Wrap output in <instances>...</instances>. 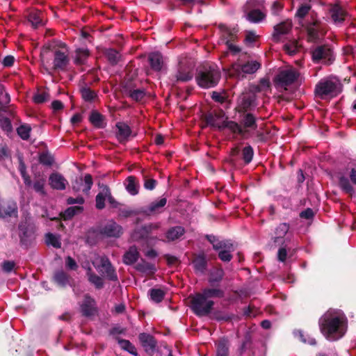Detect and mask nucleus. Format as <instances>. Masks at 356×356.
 Here are the masks:
<instances>
[{"instance_id":"11","label":"nucleus","mask_w":356,"mask_h":356,"mask_svg":"<svg viewBox=\"0 0 356 356\" xmlns=\"http://www.w3.org/2000/svg\"><path fill=\"white\" fill-rule=\"evenodd\" d=\"M298 74L293 68H288L282 70L276 77V81L279 86L284 88L291 85L298 78Z\"/></svg>"},{"instance_id":"40","label":"nucleus","mask_w":356,"mask_h":356,"mask_svg":"<svg viewBox=\"0 0 356 356\" xmlns=\"http://www.w3.org/2000/svg\"><path fill=\"white\" fill-rule=\"evenodd\" d=\"M127 191L132 195H135L138 193V186L135 181V178L133 177H129L127 179L126 184Z\"/></svg>"},{"instance_id":"54","label":"nucleus","mask_w":356,"mask_h":356,"mask_svg":"<svg viewBox=\"0 0 356 356\" xmlns=\"http://www.w3.org/2000/svg\"><path fill=\"white\" fill-rule=\"evenodd\" d=\"M106 56L112 64L116 63L120 58V54L114 49H109L106 53Z\"/></svg>"},{"instance_id":"58","label":"nucleus","mask_w":356,"mask_h":356,"mask_svg":"<svg viewBox=\"0 0 356 356\" xmlns=\"http://www.w3.org/2000/svg\"><path fill=\"white\" fill-rule=\"evenodd\" d=\"M65 266L70 270H76L78 267L76 262L71 257H67L65 259Z\"/></svg>"},{"instance_id":"60","label":"nucleus","mask_w":356,"mask_h":356,"mask_svg":"<svg viewBox=\"0 0 356 356\" xmlns=\"http://www.w3.org/2000/svg\"><path fill=\"white\" fill-rule=\"evenodd\" d=\"M15 60V58L12 56H6L3 61L2 64L4 67H10L13 65Z\"/></svg>"},{"instance_id":"16","label":"nucleus","mask_w":356,"mask_h":356,"mask_svg":"<svg viewBox=\"0 0 356 356\" xmlns=\"http://www.w3.org/2000/svg\"><path fill=\"white\" fill-rule=\"evenodd\" d=\"M159 227V225L158 223L156 224H149L148 225L142 227L140 229H136L132 235L131 238L134 240H139L140 238H145L148 236L149 233H151L153 230L157 229Z\"/></svg>"},{"instance_id":"64","label":"nucleus","mask_w":356,"mask_h":356,"mask_svg":"<svg viewBox=\"0 0 356 356\" xmlns=\"http://www.w3.org/2000/svg\"><path fill=\"white\" fill-rule=\"evenodd\" d=\"M314 216V212L311 209H307L300 213V216L306 219H310Z\"/></svg>"},{"instance_id":"48","label":"nucleus","mask_w":356,"mask_h":356,"mask_svg":"<svg viewBox=\"0 0 356 356\" xmlns=\"http://www.w3.org/2000/svg\"><path fill=\"white\" fill-rule=\"evenodd\" d=\"M253 149L250 146H247L243 149V159L246 163H249L253 157Z\"/></svg>"},{"instance_id":"32","label":"nucleus","mask_w":356,"mask_h":356,"mask_svg":"<svg viewBox=\"0 0 356 356\" xmlns=\"http://www.w3.org/2000/svg\"><path fill=\"white\" fill-rule=\"evenodd\" d=\"M45 241L47 245H51L56 248H60L61 242L58 235L48 233L46 234Z\"/></svg>"},{"instance_id":"34","label":"nucleus","mask_w":356,"mask_h":356,"mask_svg":"<svg viewBox=\"0 0 356 356\" xmlns=\"http://www.w3.org/2000/svg\"><path fill=\"white\" fill-rule=\"evenodd\" d=\"M89 56V51L86 48H79L76 50L75 63L83 64Z\"/></svg>"},{"instance_id":"49","label":"nucleus","mask_w":356,"mask_h":356,"mask_svg":"<svg viewBox=\"0 0 356 356\" xmlns=\"http://www.w3.org/2000/svg\"><path fill=\"white\" fill-rule=\"evenodd\" d=\"M90 121L93 125L100 127L102 121V115L96 111H93L90 115Z\"/></svg>"},{"instance_id":"62","label":"nucleus","mask_w":356,"mask_h":356,"mask_svg":"<svg viewBox=\"0 0 356 356\" xmlns=\"http://www.w3.org/2000/svg\"><path fill=\"white\" fill-rule=\"evenodd\" d=\"M156 181L154 179H147L145 181L144 186L147 190H152L155 188Z\"/></svg>"},{"instance_id":"51","label":"nucleus","mask_w":356,"mask_h":356,"mask_svg":"<svg viewBox=\"0 0 356 356\" xmlns=\"http://www.w3.org/2000/svg\"><path fill=\"white\" fill-rule=\"evenodd\" d=\"M223 276V271L222 269L214 270L211 273L209 278V282L213 283L219 282Z\"/></svg>"},{"instance_id":"23","label":"nucleus","mask_w":356,"mask_h":356,"mask_svg":"<svg viewBox=\"0 0 356 356\" xmlns=\"http://www.w3.org/2000/svg\"><path fill=\"white\" fill-rule=\"evenodd\" d=\"M289 225L282 223L277 226L275 229L274 242L277 244L283 243L284 238L289 231Z\"/></svg>"},{"instance_id":"55","label":"nucleus","mask_w":356,"mask_h":356,"mask_svg":"<svg viewBox=\"0 0 356 356\" xmlns=\"http://www.w3.org/2000/svg\"><path fill=\"white\" fill-rule=\"evenodd\" d=\"M82 97L86 101H90L95 97V94L93 91L89 88H83L81 90Z\"/></svg>"},{"instance_id":"47","label":"nucleus","mask_w":356,"mask_h":356,"mask_svg":"<svg viewBox=\"0 0 356 356\" xmlns=\"http://www.w3.org/2000/svg\"><path fill=\"white\" fill-rule=\"evenodd\" d=\"M83 208L80 206H74L69 207L64 212V218H70L74 216L75 214L81 212Z\"/></svg>"},{"instance_id":"36","label":"nucleus","mask_w":356,"mask_h":356,"mask_svg":"<svg viewBox=\"0 0 356 356\" xmlns=\"http://www.w3.org/2000/svg\"><path fill=\"white\" fill-rule=\"evenodd\" d=\"M300 45L296 40L289 41L284 45V50L288 54L292 56L294 55L299 49Z\"/></svg>"},{"instance_id":"39","label":"nucleus","mask_w":356,"mask_h":356,"mask_svg":"<svg viewBox=\"0 0 356 356\" xmlns=\"http://www.w3.org/2000/svg\"><path fill=\"white\" fill-rule=\"evenodd\" d=\"M339 186L343 191L350 195H352L354 192L353 187L350 184L348 179L346 177H339Z\"/></svg>"},{"instance_id":"3","label":"nucleus","mask_w":356,"mask_h":356,"mask_svg":"<svg viewBox=\"0 0 356 356\" xmlns=\"http://www.w3.org/2000/svg\"><path fill=\"white\" fill-rule=\"evenodd\" d=\"M207 123L219 130L227 129L234 134L245 136L247 131L234 121H229L228 118L222 111L209 113L206 117Z\"/></svg>"},{"instance_id":"14","label":"nucleus","mask_w":356,"mask_h":356,"mask_svg":"<svg viewBox=\"0 0 356 356\" xmlns=\"http://www.w3.org/2000/svg\"><path fill=\"white\" fill-rule=\"evenodd\" d=\"M332 22L337 25H341L347 17V13L339 5H334L330 10Z\"/></svg>"},{"instance_id":"38","label":"nucleus","mask_w":356,"mask_h":356,"mask_svg":"<svg viewBox=\"0 0 356 356\" xmlns=\"http://www.w3.org/2000/svg\"><path fill=\"white\" fill-rule=\"evenodd\" d=\"M150 298L155 302H160L163 300L165 293L160 289H152L149 292Z\"/></svg>"},{"instance_id":"29","label":"nucleus","mask_w":356,"mask_h":356,"mask_svg":"<svg viewBox=\"0 0 356 356\" xmlns=\"http://www.w3.org/2000/svg\"><path fill=\"white\" fill-rule=\"evenodd\" d=\"M292 24L289 20L283 22L275 26L274 37L287 33L291 29Z\"/></svg>"},{"instance_id":"26","label":"nucleus","mask_w":356,"mask_h":356,"mask_svg":"<svg viewBox=\"0 0 356 356\" xmlns=\"http://www.w3.org/2000/svg\"><path fill=\"white\" fill-rule=\"evenodd\" d=\"M223 37L225 38L224 40H225L227 47L231 52L233 54L239 52L240 49L232 42V40H233V34L227 28L225 27V33L223 34Z\"/></svg>"},{"instance_id":"21","label":"nucleus","mask_w":356,"mask_h":356,"mask_svg":"<svg viewBox=\"0 0 356 356\" xmlns=\"http://www.w3.org/2000/svg\"><path fill=\"white\" fill-rule=\"evenodd\" d=\"M139 339L147 352H152L155 348L156 343L154 338L146 333H142L139 335Z\"/></svg>"},{"instance_id":"46","label":"nucleus","mask_w":356,"mask_h":356,"mask_svg":"<svg viewBox=\"0 0 356 356\" xmlns=\"http://www.w3.org/2000/svg\"><path fill=\"white\" fill-rule=\"evenodd\" d=\"M228 352L227 342L225 339L219 341L217 346L216 356H227Z\"/></svg>"},{"instance_id":"50","label":"nucleus","mask_w":356,"mask_h":356,"mask_svg":"<svg viewBox=\"0 0 356 356\" xmlns=\"http://www.w3.org/2000/svg\"><path fill=\"white\" fill-rule=\"evenodd\" d=\"M89 281L93 284L97 288H101L103 286V280L102 279L94 274H92L90 272L88 273Z\"/></svg>"},{"instance_id":"35","label":"nucleus","mask_w":356,"mask_h":356,"mask_svg":"<svg viewBox=\"0 0 356 356\" xmlns=\"http://www.w3.org/2000/svg\"><path fill=\"white\" fill-rule=\"evenodd\" d=\"M175 77L177 81H187L192 79L193 74L188 70L180 67L177 72Z\"/></svg>"},{"instance_id":"8","label":"nucleus","mask_w":356,"mask_h":356,"mask_svg":"<svg viewBox=\"0 0 356 356\" xmlns=\"http://www.w3.org/2000/svg\"><path fill=\"white\" fill-rule=\"evenodd\" d=\"M191 309L197 316H206L211 312L213 302L200 293L191 298Z\"/></svg>"},{"instance_id":"43","label":"nucleus","mask_w":356,"mask_h":356,"mask_svg":"<svg viewBox=\"0 0 356 356\" xmlns=\"http://www.w3.org/2000/svg\"><path fill=\"white\" fill-rule=\"evenodd\" d=\"M31 131V127L29 124L20 125L17 129L18 135L23 140H27L29 138Z\"/></svg>"},{"instance_id":"25","label":"nucleus","mask_w":356,"mask_h":356,"mask_svg":"<svg viewBox=\"0 0 356 356\" xmlns=\"http://www.w3.org/2000/svg\"><path fill=\"white\" fill-rule=\"evenodd\" d=\"M184 233L185 230L181 226L173 227L166 232V238L168 241H175L179 238Z\"/></svg>"},{"instance_id":"22","label":"nucleus","mask_w":356,"mask_h":356,"mask_svg":"<svg viewBox=\"0 0 356 356\" xmlns=\"http://www.w3.org/2000/svg\"><path fill=\"white\" fill-rule=\"evenodd\" d=\"M19 229L21 243L27 245L33 239V233L24 225H19Z\"/></svg>"},{"instance_id":"37","label":"nucleus","mask_w":356,"mask_h":356,"mask_svg":"<svg viewBox=\"0 0 356 356\" xmlns=\"http://www.w3.org/2000/svg\"><path fill=\"white\" fill-rule=\"evenodd\" d=\"M42 13L40 11L31 12L29 15V21L34 27L42 24Z\"/></svg>"},{"instance_id":"59","label":"nucleus","mask_w":356,"mask_h":356,"mask_svg":"<svg viewBox=\"0 0 356 356\" xmlns=\"http://www.w3.org/2000/svg\"><path fill=\"white\" fill-rule=\"evenodd\" d=\"M138 268L139 270L147 273H153L154 270V265L151 264L144 263L143 264H139Z\"/></svg>"},{"instance_id":"10","label":"nucleus","mask_w":356,"mask_h":356,"mask_svg":"<svg viewBox=\"0 0 356 356\" xmlns=\"http://www.w3.org/2000/svg\"><path fill=\"white\" fill-rule=\"evenodd\" d=\"M92 264L99 272L102 273L109 280H117L118 277L115 270L107 257H97L93 260Z\"/></svg>"},{"instance_id":"2","label":"nucleus","mask_w":356,"mask_h":356,"mask_svg":"<svg viewBox=\"0 0 356 356\" xmlns=\"http://www.w3.org/2000/svg\"><path fill=\"white\" fill-rule=\"evenodd\" d=\"M310 10V6L302 5L298 9L296 15L306 31L308 40L316 42L323 38L327 31L326 24L318 19L316 12Z\"/></svg>"},{"instance_id":"63","label":"nucleus","mask_w":356,"mask_h":356,"mask_svg":"<svg viewBox=\"0 0 356 356\" xmlns=\"http://www.w3.org/2000/svg\"><path fill=\"white\" fill-rule=\"evenodd\" d=\"M49 51L47 49H44L41 52V59L43 65L48 64L49 61L47 58L49 56Z\"/></svg>"},{"instance_id":"20","label":"nucleus","mask_w":356,"mask_h":356,"mask_svg":"<svg viewBox=\"0 0 356 356\" xmlns=\"http://www.w3.org/2000/svg\"><path fill=\"white\" fill-rule=\"evenodd\" d=\"M149 62L151 67L155 71H160L163 67V60L160 53H151L149 55Z\"/></svg>"},{"instance_id":"5","label":"nucleus","mask_w":356,"mask_h":356,"mask_svg":"<svg viewBox=\"0 0 356 356\" xmlns=\"http://www.w3.org/2000/svg\"><path fill=\"white\" fill-rule=\"evenodd\" d=\"M261 67L260 63L256 60L243 62L241 59L232 64L229 70V75L238 79H243L247 74L254 73Z\"/></svg>"},{"instance_id":"12","label":"nucleus","mask_w":356,"mask_h":356,"mask_svg":"<svg viewBox=\"0 0 356 356\" xmlns=\"http://www.w3.org/2000/svg\"><path fill=\"white\" fill-rule=\"evenodd\" d=\"M100 233L107 237L118 238L122 234V228L115 222L110 220L101 228Z\"/></svg>"},{"instance_id":"18","label":"nucleus","mask_w":356,"mask_h":356,"mask_svg":"<svg viewBox=\"0 0 356 356\" xmlns=\"http://www.w3.org/2000/svg\"><path fill=\"white\" fill-rule=\"evenodd\" d=\"M116 127V137L120 142L126 141L130 136L131 131L130 127L124 122H118Z\"/></svg>"},{"instance_id":"19","label":"nucleus","mask_w":356,"mask_h":356,"mask_svg":"<svg viewBox=\"0 0 356 356\" xmlns=\"http://www.w3.org/2000/svg\"><path fill=\"white\" fill-rule=\"evenodd\" d=\"M82 314L86 316H90L96 312L95 302L93 299L86 296L83 302L81 305Z\"/></svg>"},{"instance_id":"45","label":"nucleus","mask_w":356,"mask_h":356,"mask_svg":"<svg viewBox=\"0 0 356 356\" xmlns=\"http://www.w3.org/2000/svg\"><path fill=\"white\" fill-rule=\"evenodd\" d=\"M118 343L122 349L128 351L129 353L134 355H137L136 348L128 340L120 339L118 340Z\"/></svg>"},{"instance_id":"7","label":"nucleus","mask_w":356,"mask_h":356,"mask_svg":"<svg viewBox=\"0 0 356 356\" xmlns=\"http://www.w3.org/2000/svg\"><path fill=\"white\" fill-rule=\"evenodd\" d=\"M212 244L213 248L218 252V257L222 261H229L232 256L231 252L234 251V245L229 241H220L214 236L207 237Z\"/></svg>"},{"instance_id":"52","label":"nucleus","mask_w":356,"mask_h":356,"mask_svg":"<svg viewBox=\"0 0 356 356\" xmlns=\"http://www.w3.org/2000/svg\"><path fill=\"white\" fill-rule=\"evenodd\" d=\"M49 99V95L45 91L38 92L33 96V101L37 104H42Z\"/></svg>"},{"instance_id":"33","label":"nucleus","mask_w":356,"mask_h":356,"mask_svg":"<svg viewBox=\"0 0 356 356\" xmlns=\"http://www.w3.org/2000/svg\"><path fill=\"white\" fill-rule=\"evenodd\" d=\"M293 334L295 337L304 343H308L309 345H315L316 340L315 339L311 337L309 335L305 334L301 330H295L293 332Z\"/></svg>"},{"instance_id":"15","label":"nucleus","mask_w":356,"mask_h":356,"mask_svg":"<svg viewBox=\"0 0 356 356\" xmlns=\"http://www.w3.org/2000/svg\"><path fill=\"white\" fill-rule=\"evenodd\" d=\"M49 182L52 188L59 191L65 190L68 184L66 179L62 175L57 172L52 173L49 176Z\"/></svg>"},{"instance_id":"30","label":"nucleus","mask_w":356,"mask_h":356,"mask_svg":"<svg viewBox=\"0 0 356 356\" xmlns=\"http://www.w3.org/2000/svg\"><path fill=\"white\" fill-rule=\"evenodd\" d=\"M167 200L165 198H161L159 200L153 202L148 208L145 210V213L148 215L153 213L159 212L160 209L166 204Z\"/></svg>"},{"instance_id":"6","label":"nucleus","mask_w":356,"mask_h":356,"mask_svg":"<svg viewBox=\"0 0 356 356\" xmlns=\"http://www.w3.org/2000/svg\"><path fill=\"white\" fill-rule=\"evenodd\" d=\"M220 77V72L217 69L210 67L200 71L196 76V81L201 88H209L217 85Z\"/></svg>"},{"instance_id":"17","label":"nucleus","mask_w":356,"mask_h":356,"mask_svg":"<svg viewBox=\"0 0 356 356\" xmlns=\"http://www.w3.org/2000/svg\"><path fill=\"white\" fill-rule=\"evenodd\" d=\"M69 58L66 52L57 50L54 52V68L63 70L68 64Z\"/></svg>"},{"instance_id":"56","label":"nucleus","mask_w":356,"mask_h":356,"mask_svg":"<svg viewBox=\"0 0 356 356\" xmlns=\"http://www.w3.org/2000/svg\"><path fill=\"white\" fill-rule=\"evenodd\" d=\"M270 88V82L267 79L261 80L257 87L256 90L258 92H266Z\"/></svg>"},{"instance_id":"24","label":"nucleus","mask_w":356,"mask_h":356,"mask_svg":"<svg viewBox=\"0 0 356 356\" xmlns=\"http://www.w3.org/2000/svg\"><path fill=\"white\" fill-rule=\"evenodd\" d=\"M138 258V252L135 246L130 247L129 250L125 252L123 257V261L127 265H130L136 261Z\"/></svg>"},{"instance_id":"13","label":"nucleus","mask_w":356,"mask_h":356,"mask_svg":"<svg viewBox=\"0 0 356 356\" xmlns=\"http://www.w3.org/2000/svg\"><path fill=\"white\" fill-rule=\"evenodd\" d=\"M108 200V202L115 206V201L112 197L109 188L106 186L101 187L100 192L96 196V207L99 209H102L105 207V200Z\"/></svg>"},{"instance_id":"41","label":"nucleus","mask_w":356,"mask_h":356,"mask_svg":"<svg viewBox=\"0 0 356 356\" xmlns=\"http://www.w3.org/2000/svg\"><path fill=\"white\" fill-rule=\"evenodd\" d=\"M201 294L209 300L210 298L222 297L223 292L219 289H205Z\"/></svg>"},{"instance_id":"4","label":"nucleus","mask_w":356,"mask_h":356,"mask_svg":"<svg viewBox=\"0 0 356 356\" xmlns=\"http://www.w3.org/2000/svg\"><path fill=\"white\" fill-rule=\"evenodd\" d=\"M341 83L336 77L321 79L316 85L315 92L321 99L334 97L341 92Z\"/></svg>"},{"instance_id":"44","label":"nucleus","mask_w":356,"mask_h":356,"mask_svg":"<svg viewBox=\"0 0 356 356\" xmlns=\"http://www.w3.org/2000/svg\"><path fill=\"white\" fill-rule=\"evenodd\" d=\"M243 123L245 128H249L252 130L257 128L255 118L252 114H246L243 120Z\"/></svg>"},{"instance_id":"9","label":"nucleus","mask_w":356,"mask_h":356,"mask_svg":"<svg viewBox=\"0 0 356 356\" xmlns=\"http://www.w3.org/2000/svg\"><path fill=\"white\" fill-rule=\"evenodd\" d=\"M310 54L315 63L329 64L334 59L332 50L327 45L316 46L311 49Z\"/></svg>"},{"instance_id":"57","label":"nucleus","mask_w":356,"mask_h":356,"mask_svg":"<svg viewBox=\"0 0 356 356\" xmlns=\"http://www.w3.org/2000/svg\"><path fill=\"white\" fill-rule=\"evenodd\" d=\"M44 182H45V181L44 179L35 181L33 184L34 190L38 193L44 194Z\"/></svg>"},{"instance_id":"28","label":"nucleus","mask_w":356,"mask_h":356,"mask_svg":"<svg viewBox=\"0 0 356 356\" xmlns=\"http://www.w3.org/2000/svg\"><path fill=\"white\" fill-rule=\"evenodd\" d=\"M246 19L252 23H259L266 17L265 13L257 9H253L245 15Z\"/></svg>"},{"instance_id":"53","label":"nucleus","mask_w":356,"mask_h":356,"mask_svg":"<svg viewBox=\"0 0 356 356\" xmlns=\"http://www.w3.org/2000/svg\"><path fill=\"white\" fill-rule=\"evenodd\" d=\"M129 96L131 99L136 101H140L144 97L145 91L140 89L130 90Z\"/></svg>"},{"instance_id":"42","label":"nucleus","mask_w":356,"mask_h":356,"mask_svg":"<svg viewBox=\"0 0 356 356\" xmlns=\"http://www.w3.org/2000/svg\"><path fill=\"white\" fill-rule=\"evenodd\" d=\"M207 261L204 256L199 255L193 260V265L196 270L202 273L206 268Z\"/></svg>"},{"instance_id":"61","label":"nucleus","mask_w":356,"mask_h":356,"mask_svg":"<svg viewBox=\"0 0 356 356\" xmlns=\"http://www.w3.org/2000/svg\"><path fill=\"white\" fill-rule=\"evenodd\" d=\"M14 266L15 264L13 261H5L2 266L3 270L7 273L10 272L14 268Z\"/></svg>"},{"instance_id":"1","label":"nucleus","mask_w":356,"mask_h":356,"mask_svg":"<svg viewBox=\"0 0 356 356\" xmlns=\"http://www.w3.org/2000/svg\"><path fill=\"white\" fill-rule=\"evenodd\" d=\"M318 323L323 336L329 341H336L346 332L348 320L343 311L330 309L320 318Z\"/></svg>"},{"instance_id":"31","label":"nucleus","mask_w":356,"mask_h":356,"mask_svg":"<svg viewBox=\"0 0 356 356\" xmlns=\"http://www.w3.org/2000/svg\"><path fill=\"white\" fill-rule=\"evenodd\" d=\"M92 184H93V182H92V179L91 175L89 174H87L84 177L83 188H81L79 186H76L74 185L73 188L76 191H82L83 192L88 193L90 191V190L92 186Z\"/></svg>"},{"instance_id":"27","label":"nucleus","mask_w":356,"mask_h":356,"mask_svg":"<svg viewBox=\"0 0 356 356\" xmlns=\"http://www.w3.org/2000/svg\"><path fill=\"white\" fill-rule=\"evenodd\" d=\"M54 282L62 287L66 286L70 284L69 275L63 270H58L54 275Z\"/></svg>"}]
</instances>
